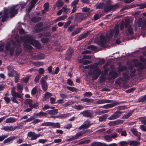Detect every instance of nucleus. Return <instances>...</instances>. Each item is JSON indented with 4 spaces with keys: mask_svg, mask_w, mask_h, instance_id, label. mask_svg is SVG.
I'll list each match as a JSON object with an SVG mask.
<instances>
[{
    "mask_svg": "<svg viewBox=\"0 0 146 146\" xmlns=\"http://www.w3.org/2000/svg\"><path fill=\"white\" fill-rule=\"evenodd\" d=\"M114 34V39L113 40L114 41L116 40L115 43L119 44V38L117 36L119 35V24L115 25L114 27V29H110L109 31V33H107L105 37L104 36L101 35L100 36V40L99 43L100 46L103 47H104L105 44L108 42H110V39Z\"/></svg>",
    "mask_w": 146,
    "mask_h": 146,
    "instance_id": "obj_1",
    "label": "nucleus"
},
{
    "mask_svg": "<svg viewBox=\"0 0 146 146\" xmlns=\"http://www.w3.org/2000/svg\"><path fill=\"white\" fill-rule=\"evenodd\" d=\"M118 7L117 4L114 5L111 4V1H109L107 2L104 5V12H107L110 11L115 10Z\"/></svg>",
    "mask_w": 146,
    "mask_h": 146,
    "instance_id": "obj_2",
    "label": "nucleus"
},
{
    "mask_svg": "<svg viewBox=\"0 0 146 146\" xmlns=\"http://www.w3.org/2000/svg\"><path fill=\"white\" fill-rule=\"evenodd\" d=\"M102 72L99 70V68L97 67V68L93 71H90L89 72L88 74L90 75H92V79L95 80L97 79L100 75L102 74Z\"/></svg>",
    "mask_w": 146,
    "mask_h": 146,
    "instance_id": "obj_3",
    "label": "nucleus"
},
{
    "mask_svg": "<svg viewBox=\"0 0 146 146\" xmlns=\"http://www.w3.org/2000/svg\"><path fill=\"white\" fill-rule=\"evenodd\" d=\"M11 94L12 97L11 98V101L14 103L18 104L17 98H21V94L18 92H16L15 88H13L11 90Z\"/></svg>",
    "mask_w": 146,
    "mask_h": 146,
    "instance_id": "obj_4",
    "label": "nucleus"
},
{
    "mask_svg": "<svg viewBox=\"0 0 146 146\" xmlns=\"http://www.w3.org/2000/svg\"><path fill=\"white\" fill-rule=\"evenodd\" d=\"M47 78V76L46 75L42 77L40 81L42 89L44 91H46L48 88V85L46 82Z\"/></svg>",
    "mask_w": 146,
    "mask_h": 146,
    "instance_id": "obj_5",
    "label": "nucleus"
},
{
    "mask_svg": "<svg viewBox=\"0 0 146 146\" xmlns=\"http://www.w3.org/2000/svg\"><path fill=\"white\" fill-rule=\"evenodd\" d=\"M133 63L135 66L136 68H138L137 70L138 72H141L144 68V65L141 62H139L138 60L135 59L133 60Z\"/></svg>",
    "mask_w": 146,
    "mask_h": 146,
    "instance_id": "obj_6",
    "label": "nucleus"
},
{
    "mask_svg": "<svg viewBox=\"0 0 146 146\" xmlns=\"http://www.w3.org/2000/svg\"><path fill=\"white\" fill-rule=\"evenodd\" d=\"M23 39L24 40V43H29L31 45H33V43L35 40L34 39L33 35H26L24 36Z\"/></svg>",
    "mask_w": 146,
    "mask_h": 146,
    "instance_id": "obj_7",
    "label": "nucleus"
},
{
    "mask_svg": "<svg viewBox=\"0 0 146 146\" xmlns=\"http://www.w3.org/2000/svg\"><path fill=\"white\" fill-rule=\"evenodd\" d=\"M18 5H17L14 6L13 7H11L10 8L9 13L10 14V17L13 18L14 17L15 15L17 14L18 11L19 9L20 6H19L18 8L16 9L18 6Z\"/></svg>",
    "mask_w": 146,
    "mask_h": 146,
    "instance_id": "obj_8",
    "label": "nucleus"
},
{
    "mask_svg": "<svg viewBox=\"0 0 146 146\" xmlns=\"http://www.w3.org/2000/svg\"><path fill=\"white\" fill-rule=\"evenodd\" d=\"M5 48L7 51H9V54L10 56H13L14 55L15 48L14 47L11 46L10 42H9L7 43L5 46Z\"/></svg>",
    "mask_w": 146,
    "mask_h": 146,
    "instance_id": "obj_9",
    "label": "nucleus"
},
{
    "mask_svg": "<svg viewBox=\"0 0 146 146\" xmlns=\"http://www.w3.org/2000/svg\"><path fill=\"white\" fill-rule=\"evenodd\" d=\"M85 14L83 13H76L75 14L74 20L75 21H81L85 19Z\"/></svg>",
    "mask_w": 146,
    "mask_h": 146,
    "instance_id": "obj_10",
    "label": "nucleus"
},
{
    "mask_svg": "<svg viewBox=\"0 0 146 146\" xmlns=\"http://www.w3.org/2000/svg\"><path fill=\"white\" fill-rule=\"evenodd\" d=\"M27 135L29 137L31 138L30 139L31 140H35L40 136V133L36 134L35 132L32 131L29 132L28 133Z\"/></svg>",
    "mask_w": 146,
    "mask_h": 146,
    "instance_id": "obj_11",
    "label": "nucleus"
},
{
    "mask_svg": "<svg viewBox=\"0 0 146 146\" xmlns=\"http://www.w3.org/2000/svg\"><path fill=\"white\" fill-rule=\"evenodd\" d=\"M8 70V75L10 77H13L14 76V74L17 72L16 71L14 70L12 66H9L7 67Z\"/></svg>",
    "mask_w": 146,
    "mask_h": 146,
    "instance_id": "obj_12",
    "label": "nucleus"
},
{
    "mask_svg": "<svg viewBox=\"0 0 146 146\" xmlns=\"http://www.w3.org/2000/svg\"><path fill=\"white\" fill-rule=\"evenodd\" d=\"M117 137V135L116 133H114V134L110 135H106L104 136V138L106 141L107 142L111 141L113 138H114Z\"/></svg>",
    "mask_w": 146,
    "mask_h": 146,
    "instance_id": "obj_13",
    "label": "nucleus"
},
{
    "mask_svg": "<svg viewBox=\"0 0 146 146\" xmlns=\"http://www.w3.org/2000/svg\"><path fill=\"white\" fill-rule=\"evenodd\" d=\"M91 126L90 122V121H85L82 125L79 127V129H84L88 128Z\"/></svg>",
    "mask_w": 146,
    "mask_h": 146,
    "instance_id": "obj_14",
    "label": "nucleus"
},
{
    "mask_svg": "<svg viewBox=\"0 0 146 146\" xmlns=\"http://www.w3.org/2000/svg\"><path fill=\"white\" fill-rule=\"evenodd\" d=\"M89 131L88 130H86V131H81L77 133L75 135L72 136V138L73 140L78 139L79 137L82 136L83 134L85 133L86 132Z\"/></svg>",
    "mask_w": 146,
    "mask_h": 146,
    "instance_id": "obj_15",
    "label": "nucleus"
},
{
    "mask_svg": "<svg viewBox=\"0 0 146 146\" xmlns=\"http://www.w3.org/2000/svg\"><path fill=\"white\" fill-rule=\"evenodd\" d=\"M18 127L17 126H11L10 127H9L8 126H6L4 127L2 129L6 131H13L17 129Z\"/></svg>",
    "mask_w": 146,
    "mask_h": 146,
    "instance_id": "obj_16",
    "label": "nucleus"
},
{
    "mask_svg": "<svg viewBox=\"0 0 146 146\" xmlns=\"http://www.w3.org/2000/svg\"><path fill=\"white\" fill-rule=\"evenodd\" d=\"M81 114H82L83 116L85 117H92V113L89 111L88 110H84L83 111L80 112Z\"/></svg>",
    "mask_w": 146,
    "mask_h": 146,
    "instance_id": "obj_17",
    "label": "nucleus"
},
{
    "mask_svg": "<svg viewBox=\"0 0 146 146\" xmlns=\"http://www.w3.org/2000/svg\"><path fill=\"white\" fill-rule=\"evenodd\" d=\"M131 131L133 134L136 136H138L137 140H139L140 139L141 133H138L137 130L134 128H133L131 129Z\"/></svg>",
    "mask_w": 146,
    "mask_h": 146,
    "instance_id": "obj_18",
    "label": "nucleus"
},
{
    "mask_svg": "<svg viewBox=\"0 0 146 146\" xmlns=\"http://www.w3.org/2000/svg\"><path fill=\"white\" fill-rule=\"evenodd\" d=\"M73 51L70 49L67 51V53L65 56V59L67 60H70L71 58Z\"/></svg>",
    "mask_w": 146,
    "mask_h": 146,
    "instance_id": "obj_19",
    "label": "nucleus"
},
{
    "mask_svg": "<svg viewBox=\"0 0 146 146\" xmlns=\"http://www.w3.org/2000/svg\"><path fill=\"white\" fill-rule=\"evenodd\" d=\"M1 17H2V22H4L7 20L9 17L7 10H4V14L3 16H1Z\"/></svg>",
    "mask_w": 146,
    "mask_h": 146,
    "instance_id": "obj_20",
    "label": "nucleus"
},
{
    "mask_svg": "<svg viewBox=\"0 0 146 146\" xmlns=\"http://www.w3.org/2000/svg\"><path fill=\"white\" fill-rule=\"evenodd\" d=\"M11 44L13 47L16 48L20 47L21 46V42L19 40H17L15 41H12Z\"/></svg>",
    "mask_w": 146,
    "mask_h": 146,
    "instance_id": "obj_21",
    "label": "nucleus"
},
{
    "mask_svg": "<svg viewBox=\"0 0 146 146\" xmlns=\"http://www.w3.org/2000/svg\"><path fill=\"white\" fill-rule=\"evenodd\" d=\"M91 146H107L106 144L99 142H94L91 143Z\"/></svg>",
    "mask_w": 146,
    "mask_h": 146,
    "instance_id": "obj_22",
    "label": "nucleus"
},
{
    "mask_svg": "<svg viewBox=\"0 0 146 146\" xmlns=\"http://www.w3.org/2000/svg\"><path fill=\"white\" fill-rule=\"evenodd\" d=\"M52 94L48 92H46L43 97L42 101H45L49 99L50 97L52 96Z\"/></svg>",
    "mask_w": 146,
    "mask_h": 146,
    "instance_id": "obj_23",
    "label": "nucleus"
},
{
    "mask_svg": "<svg viewBox=\"0 0 146 146\" xmlns=\"http://www.w3.org/2000/svg\"><path fill=\"white\" fill-rule=\"evenodd\" d=\"M113 102V100L108 99H101L98 100L97 103L98 104H101L104 103H110Z\"/></svg>",
    "mask_w": 146,
    "mask_h": 146,
    "instance_id": "obj_24",
    "label": "nucleus"
},
{
    "mask_svg": "<svg viewBox=\"0 0 146 146\" xmlns=\"http://www.w3.org/2000/svg\"><path fill=\"white\" fill-rule=\"evenodd\" d=\"M119 115V110H117L116 112L112 114L110 117L108 118L109 120H113L116 119L118 117Z\"/></svg>",
    "mask_w": 146,
    "mask_h": 146,
    "instance_id": "obj_25",
    "label": "nucleus"
},
{
    "mask_svg": "<svg viewBox=\"0 0 146 146\" xmlns=\"http://www.w3.org/2000/svg\"><path fill=\"white\" fill-rule=\"evenodd\" d=\"M118 75V74L116 72L111 70L108 76H111V78L115 79L117 77Z\"/></svg>",
    "mask_w": 146,
    "mask_h": 146,
    "instance_id": "obj_26",
    "label": "nucleus"
},
{
    "mask_svg": "<svg viewBox=\"0 0 146 146\" xmlns=\"http://www.w3.org/2000/svg\"><path fill=\"white\" fill-rule=\"evenodd\" d=\"M123 77L125 80H129L130 77L129 72L128 70H126L123 74Z\"/></svg>",
    "mask_w": 146,
    "mask_h": 146,
    "instance_id": "obj_27",
    "label": "nucleus"
},
{
    "mask_svg": "<svg viewBox=\"0 0 146 146\" xmlns=\"http://www.w3.org/2000/svg\"><path fill=\"white\" fill-rule=\"evenodd\" d=\"M135 110H130L127 113L125 114L122 117L123 119H126L129 117L133 114V113L134 111Z\"/></svg>",
    "mask_w": 146,
    "mask_h": 146,
    "instance_id": "obj_28",
    "label": "nucleus"
},
{
    "mask_svg": "<svg viewBox=\"0 0 146 146\" xmlns=\"http://www.w3.org/2000/svg\"><path fill=\"white\" fill-rule=\"evenodd\" d=\"M129 143L130 146H137L140 144V142L135 141H129Z\"/></svg>",
    "mask_w": 146,
    "mask_h": 146,
    "instance_id": "obj_29",
    "label": "nucleus"
},
{
    "mask_svg": "<svg viewBox=\"0 0 146 146\" xmlns=\"http://www.w3.org/2000/svg\"><path fill=\"white\" fill-rule=\"evenodd\" d=\"M32 45L37 49H40L41 47V44L36 40H35Z\"/></svg>",
    "mask_w": 146,
    "mask_h": 146,
    "instance_id": "obj_30",
    "label": "nucleus"
},
{
    "mask_svg": "<svg viewBox=\"0 0 146 146\" xmlns=\"http://www.w3.org/2000/svg\"><path fill=\"white\" fill-rule=\"evenodd\" d=\"M82 28L79 27L74 30V31L72 33L71 35L74 36L77 34L80 33L82 30Z\"/></svg>",
    "mask_w": 146,
    "mask_h": 146,
    "instance_id": "obj_31",
    "label": "nucleus"
},
{
    "mask_svg": "<svg viewBox=\"0 0 146 146\" xmlns=\"http://www.w3.org/2000/svg\"><path fill=\"white\" fill-rule=\"evenodd\" d=\"M27 4V2L24 3V2H21L19 3V4H18V6L20 5V7H21L20 9L21 11H22L23 9L26 7Z\"/></svg>",
    "mask_w": 146,
    "mask_h": 146,
    "instance_id": "obj_32",
    "label": "nucleus"
},
{
    "mask_svg": "<svg viewBox=\"0 0 146 146\" xmlns=\"http://www.w3.org/2000/svg\"><path fill=\"white\" fill-rule=\"evenodd\" d=\"M116 105V103H113L104 105L103 106V107L105 109H108L109 108L113 107Z\"/></svg>",
    "mask_w": 146,
    "mask_h": 146,
    "instance_id": "obj_33",
    "label": "nucleus"
},
{
    "mask_svg": "<svg viewBox=\"0 0 146 146\" xmlns=\"http://www.w3.org/2000/svg\"><path fill=\"white\" fill-rule=\"evenodd\" d=\"M87 35L86 34V33H83L78 36V38L76 40V41H78L82 39L86 38L87 37Z\"/></svg>",
    "mask_w": 146,
    "mask_h": 146,
    "instance_id": "obj_34",
    "label": "nucleus"
},
{
    "mask_svg": "<svg viewBox=\"0 0 146 146\" xmlns=\"http://www.w3.org/2000/svg\"><path fill=\"white\" fill-rule=\"evenodd\" d=\"M48 113L44 112L42 111H40L36 114V116L37 117H41L43 116H46Z\"/></svg>",
    "mask_w": 146,
    "mask_h": 146,
    "instance_id": "obj_35",
    "label": "nucleus"
},
{
    "mask_svg": "<svg viewBox=\"0 0 146 146\" xmlns=\"http://www.w3.org/2000/svg\"><path fill=\"white\" fill-rule=\"evenodd\" d=\"M41 19V17L36 16L34 17L32 19V21L34 23H36L40 21Z\"/></svg>",
    "mask_w": 146,
    "mask_h": 146,
    "instance_id": "obj_36",
    "label": "nucleus"
},
{
    "mask_svg": "<svg viewBox=\"0 0 146 146\" xmlns=\"http://www.w3.org/2000/svg\"><path fill=\"white\" fill-rule=\"evenodd\" d=\"M58 111L57 109H55L52 110H48L46 112H48V113L52 115H55L57 114Z\"/></svg>",
    "mask_w": 146,
    "mask_h": 146,
    "instance_id": "obj_37",
    "label": "nucleus"
},
{
    "mask_svg": "<svg viewBox=\"0 0 146 146\" xmlns=\"http://www.w3.org/2000/svg\"><path fill=\"white\" fill-rule=\"evenodd\" d=\"M15 139V136H11L5 139L3 141L4 143H7L10 142L11 141H13Z\"/></svg>",
    "mask_w": 146,
    "mask_h": 146,
    "instance_id": "obj_38",
    "label": "nucleus"
},
{
    "mask_svg": "<svg viewBox=\"0 0 146 146\" xmlns=\"http://www.w3.org/2000/svg\"><path fill=\"white\" fill-rule=\"evenodd\" d=\"M51 126H52V128H59L60 127V125L59 123L51 122Z\"/></svg>",
    "mask_w": 146,
    "mask_h": 146,
    "instance_id": "obj_39",
    "label": "nucleus"
},
{
    "mask_svg": "<svg viewBox=\"0 0 146 146\" xmlns=\"http://www.w3.org/2000/svg\"><path fill=\"white\" fill-rule=\"evenodd\" d=\"M108 116V115L106 114H104L101 116L99 118V121L100 122L105 121L106 120Z\"/></svg>",
    "mask_w": 146,
    "mask_h": 146,
    "instance_id": "obj_40",
    "label": "nucleus"
},
{
    "mask_svg": "<svg viewBox=\"0 0 146 146\" xmlns=\"http://www.w3.org/2000/svg\"><path fill=\"white\" fill-rule=\"evenodd\" d=\"M96 9H103L104 7V3H100L98 4H97L96 5Z\"/></svg>",
    "mask_w": 146,
    "mask_h": 146,
    "instance_id": "obj_41",
    "label": "nucleus"
},
{
    "mask_svg": "<svg viewBox=\"0 0 146 146\" xmlns=\"http://www.w3.org/2000/svg\"><path fill=\"white\" fill-rule=\"evenodd\" d=\"M22 52V50L21 48H17L15 51V55L16 56H18Z\"/></svg>",
    "mask_w": 146,
    "mask_h": 146,
    "instance_id": "obj_42",
    "label": "nucleus"
},
{
    "mask_svg": "<svg viewBox=\"0 0 146 146\" xmlns=\"http://www.w3.org/2000/svg\"><path fill=\"white\" fill-rule=\"evenodd\" d=\"M23 46L29 50H32L33 48V47L27 43H24L23 44Z\"/></svg>",
    "mask_w": 146,
    "mask_h": 146,
    "instance_id": "obj_43",
    "label": "nucleus"
},
{
    "mask_svg": "<svg viewBox=\"0 0 146 146\" xmlns=\"http://www.w3.org/2000/svg\"><path fill=\"white\" fill-rule=\"evenodd\" d=\"M109 126H115L119 124V120L112 121H111L108 123Z\"/></svg>",
    "mask_w": 146,
    "mask_h": 146,
    "instance_id": "obj_44",
    "label": "nucleus"
},
{
    "mask_svg": "<svg viewBox=\"0 0 146 146\" xmlns=\"http://www.w3.org/2000/svg\"><path fill=\"white\" fill-rule=\"evenodd\" d=\"M15 121V118L11 117L9 118H7L5 122L6 123H11L14 122Z\"/></svg>",
    "mask_w": 146,
    "mask_h": 146,
    "instance_id": "obj_45",
    "label": "nucleus"
},
{
    "mask_svg": "<svg viewBox=\"0 0 146 146\" xmlns=\"http://www.w3.org/2000/svg\"><path fill=\"white\" fill-rule=\"evenodd\" d=\"M81 101L82 102H86V103H91L93 102V100L92 99H89L88 98H83L81 99Z\"/></svg>",
    "mask_w": 146,
    "mask_h": 146,
    "instance_id": "obj_46",
    "label": "nucleus"
},
{
    "mask_svg": "<svg viewBox=\"0 0 146 146\" xmlns=\"http://www.w3.org/2000/svg\"><path fill=\"white\" fill-rule=\"evenodd\" d=\"M17 90L19 93H21L22 92L23 90V87L19 84H17Z\"/></svg>",
    "mask_w": 146,
    "mask_h": 146,
    "instance_id": "obj_47",
    "label": "nucleus"
},
{
    "mask_svg": "<svg viewBox=\"0 0 146 146\" xmlns=\"http://www.w3.org/2000/svg\"><path fill=\"white\" fill-rule=\"evenodd\" d=\"M67 17L66 15H64L62 16H61L59 17L57 19H56V20L57 21H60L66 19Z\"/></svg>",
    "mask_w": 146,
    "mask_h": 146,
    "instance_id": "obj_48",
    "label": "nucleus"
},
{
    "mask_svg": "<svg viewBox=\"0 0 146 146\" xmlns=\"http://www.w3.org/2000/svg\"><path fill=\"white\" fill-rule=\"evenodd\" d=\"M50 41L48 38H42L41 39V41L43 44H44Z\"/></svg>",
    "mask_w": 146,
    "mask_h": 146,
    "instance_id": "obj_49",
    "label": "nucleus"
},
{
    "mask_svg": "<svg viewBox=\"0 0 146 146\" xmlns=\"http://www.w3.org/2000/svg\"><path fill=\"white\" fill-rule=\"evenodd\" d=\"M129 144V142L125 141H122L119 142V145L121 146H127Z\"/></svg>",
    "mask_w": 146,
    "mask_h": 146,
    "instance_id": "obj_50",
    "label": "nucleus"
},
{
    "mask_svg": "<svg viewBox=\"0 0 146 146\" xmlns=\"http://www.w3.org/2000/svg\"><path fill=\"white\" fill-rule=\"evenodd\" d=\"M127 31L129 35H132L133 33V30L131 25H130L127 28Z\"/></svg>",
    "mask_w": 146,
    "mask_h": 146,
    "instance_id": "obj_51",
    "label": "nucleus"
},
{
    "mask_svg": "<svg viewBox=\"0 0 146 146\" xmlns=\"http://www.w3.org/2000/svg\"><path fill=\"white\" fill-rule=\"evenodd\" d=\"M91 62L90 61L88 60H83L81 59L80 60V63H83L84 65H87L90 63Z\"/></svg>",
    "mask_w": 146,
    "mask_h": 146,
    "instance_id": "obj_52",
    "label": "nucleus"
},
{
    "mask_svg": "<svg viewBox=\"0 0 146 146\" xmlns=\"http://www.w3.org/2000/svg\"><path fill=\"white\" fill-rule=\"evenodd\" d=\"M120 63L119 62V72L120 71H125L127 70V67L125 66H121L120 67Z\"/></svg>",
    "mask_w": 146,
    "mask_h": 146,
    "instance_id": "obj_53",
    "label": "nucleus"
},
{
    "mask_svg": "<svg viewBox=\"0 0 146 146\" xmlns=\"http://www.w3.org/2000/svg\"><path fill=\"white\" fill-rule=\"evenodd\" d=\"M146 100V94L141 97L138 100L139 102H143Z\"/></svg>",
    "mask_w": 146,
    "mask_h": 146,
    "instance_id": "obj_54",
    "label": "nucleus"
},
{
    "mask_svg": "<svg viewBox=\"0 0 146 146\" xmlns=\"http://www.w3.org/2000/svg\"><path fill=\"white\" fill-rule=\"evenodd\" d=\"M33 102V100L30 99H26L25 100V103L26 105H31Z\"/></svg>",
    "mask_w": 146,
    "mask_h": 146,
    "instance_id": "obj_55",
    "label": "nucleus"
},
{
    "mask_svg": "<svg viewBox=\"0 0 146 146\" xmlns=\"http://www.w3.org/2000/svg\"><path fill=\"white\" fill-rule=\"evenodd\" d=\"M16 75L15 76V83H17L19 81V80L20 75L19 73L17 72L15 74Z\"/></svg>",
    "mask_w": 146,
    "mask_h": 146,
    "instance_id": "obj_56",
    "label": "nucleus"
},
{
    "mask_svg": "<svg viewBox=\"0 0 146 146\" xmlns=\"http://www.w3.org/2000/svg\"><path fill=\"white\" fill-rule=\"evenodd\" d=\"M73 108L77 110H81L84 108V106L82 105H75L73 106Z\"/></svg>",
    "mask_w": 146,
    "mask_h": 146,
    "instance_id": "obj_57",
    "label": "nucleus"
},
{
    "mask_svg": "<svg viewBox=\"0 0 146 146\" xmlns=\"http://www.w3.org/2000/svg\"><path fill=\"white\" fill-rule=\"evenodd\" d=\"M88 48L89 49H91L92 51H94L97 49V47L94 46L90 45L88 46Z\"/></svg>",
    "mask_w": 146,
    "mask_h": 146,
    "instance_id": "obj_58",
    "label": "nucleus"
},
{
    "mask_svg": "<svg viewBox=\"0 0 146 146\" xmlns=\"http://www.w3.org/2000/svg\"><path fill=\"white\" fill-rule=\"evenodd\" d=\"M39 105L38 104V103H36L34 104H33L32 103L31 104L29 105V107L31 108L32 110L34 108H36Z\"/></svg>",
    "mask_w": 146,
    "mask_h": 146,
    "instance_id": "obj_59",
    "label": "nucleus"
},
{
    "mask_svg": "<svg viewBox=\"0 0 146 146\" xmlns=\"http://www.w3.org/2000/svg\"><path fill=\"white\" fill-rule=\"evenodd\" d=\"M36 56L39 58V59H43L44 58L45 55L43 53H41L38 54Z\"/></svg>",
    "mask_w": 146,
    "mask_h": 146,
    "instance_id": "obj_60",
    "label": "nucleus"
},
{
    "mask_svg": "<svg viewBox=\"0 0 146 146\" xmlns=\"http://www.w3.org/2000/svg\"><path fill=\"white\" fill-rule=\"evenodd\" d=\"M90 140H86L84 141H82L79 142L78 143V145H81L82 144H87L90 143Z\"/></svg>",
    "mask_w": 146,
    "mask_h": 146,
    "instance_id": "obj_61",
    "label": "nucleus"
},
{
    "mask_svg": "<svg viewBox=\"0 0 146 146\" xmlns=\"http://www.w3.org/2000/svg\"><path fill=\"white\" fill-rule=\"evenodd\" d=\"M64 5V2L60 0L58 1L56 3V5L58 7H61Z\"/></svg>",
    "mask_w": 146,
    "mask_h": 146,
    "instance_id": "obj_62",
    "label": "nucleus"
},
{
    "mask_svg": "<svg viewBox=\"0 0 146 146\" xmlns=\"http://www.w3.org/2000/svg\"><path fill=\"white\" fill-rule=\"evenodd\" d=\"M31 76V75H28L26 77H23V81L26 83H27Z\"/></svg>",
    "mask_w": 146,
    "mask_h": 146,
    "instance_id": "obj_63",
    "label": "nucleus"
},
{
    "mask_svg": "<svg viewBox=\"0 0 146 146\" xmlns=\"http://www.w3.org/2000/svg\"><path fill=\"white\" fill-rule=\"evenodd\" d=\"M41 77V74H38L36 76L35 79V81L36 83H37L38 82L39 79Z\"/></svg>",
    "mask_w": 146,
    "mask_h": 146,
    "instance_id": "obj_64",
    "label": "nucleus"
}]
</instances>
